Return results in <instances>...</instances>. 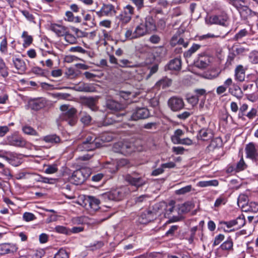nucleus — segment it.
<instances>
[{
  "mask_svg": "<svg viewBox=\"0 0 258 258\" xmlns=\"http://www.w3.org/2000/svg\"><path fill=\"white\" fill-rule=\"evenodd\" d=\"M257 114V110L256 109L252 108L251 110L245 115L249 119H253L256 116Z\"/></svg>",
  "mask_w": 258,
  "mask_h": 258,
  "instance_id": "obj_63",
  "label": "nucleus"
},
{
  "mask_svg": "<svg viewBox=\"0 0 258 258\" xmlns=\"http://www.w3.org/2000/svg\"><path fill=\"white\" fill-rule=\"evenodd\" d=\"M158 70V66L157 64H155L152 67L150 68L149 73L146 76V80L149 79L152 75L156 73Z\"/></svg>",
  "mask_w": 258,
  "mask_h": 258,
  "instance_id": "obj_57",
  "label": "nucleus"
},
{
  "mask_svg": "<svg viewBox=\"0 0 258 258\" xmlns=\"http://www.w3.org/2000/svg\"><path fill=\"white\" fill-rule=\"evenodd\" d=\"M126 189V187L113 189L103 194L102 197L105 200L120 201L124 197Z\"/></svg>",
  "mask_w": 258,
  "mask_h": 258,
  "instance_id": "obj_7",
  "label": "nucleus"
},
{
  "mask_svg": "<svg viewBox=\"0 0 258 258\" xmlns=\"http://www.w3.org/2000/svg\"><path fill=\"white\" fill-rule=\"evenodd\" d=\"M167 105L172 111L177 112L184 108V102L182 98L177 96H173L168 99Z\"/></svg>",
  "mask_w": 258,
  "mask_h": 258,
  "instance_id": "obj_10",
  "label": "nucleus"
},
{
  "mask_svg": "<svg viewBox=\"0 0 258 258\" xmlns=\"http://www.w3.org/2000/svg\"><path fill=\"white\" fill-rule=\"evenodd\" d=\"M235 78L236 80L240 82H242L244 80L245 71L242 66L239 65L235 69Z\"/></svg>",
  "mask_w": 258,
  "mask_h": 258,
  "instance_id": "obj_27",
  "label": "nucleus"
},
{
  "mask_svg": "<svg viewBox=\"0 0 258 258\" xmlns=\"http://www.w3.org/2000/svg\"><path fill=\"white\" fill-rule=\"evenodd\" d=\"M147 33L148 32L143 23H142L136 27L134 31L131 29L126 30L125 33V36L127 39H133L143 36Z\"/></svg>",
  "mask_w": 258,
  "mask_h": 258,
  "instance_id": "obj_8",
  "label": "nucleus"
},
{
  "mask_svg": "<svg viewBox=\"0 0 258 258\" xmlns=\"http://www.w3.org/2000/svg\"><path fill=\"white\" fill-rule=\"evenodd\" d=\"M46 104L45 100L43 99L36 100L31 103V108L35 110H38L43 108Z\"/></svg>",
  "mask_w": 258,
  "mask_h": 258,
  "instance_id": "obj_30",
  "label": "nucleus"
},
{
  "mask_svg": "<svg viewBox=\"0 0 258 258\" xmlns=\"http://www.w3.org/2000/svg\"><path fill=\"white\" fill-rule=\"evenodd\" d=\"M228 91L230 94L239 99L243 96V93L241 88L236 84L233 83L232 86L229 88Z\"/></svg>",
  "mask_w": 258,
  "mask_h": 258,
  "instance_id": "obj_23",
  "label": "nucleus"
},
{
  "mask_svg": "<svg viewBox=\"0 0 258 258\" xmlns=\"http://www.w3.org/2000/svg\"><path fill=\"white\" fill-rule=\"evenodd\" d=\"M42 140L47 143L51 144L52 145L59 143L61 141L59 137L55 134L45 136L43 137Z\"/></svg>",
  "mask_w": 258,
  "mask_h": 258,
  "instance_id": "obj_25",
  "label": "nucleus"
},
{
  "mask_svg": "<svg viewBox=\"0 0 258 258\" xmlns=\"http://www.w3.org/2000/svg\"><path fill=\"white\" fill-rule=\"evenodd\" d=\"M150 116L149 110L146 107H137L133 111L132 114H124L116 113L113 114L110 117H107L104 121V125H108L114 122L120 121L121 118L125 117L132 120H138L148 118Z\"/></svg>",
  "mask_w": 258,
  "mask_h": 258,
  "instance_id": "obj_1",
  "label": "nucleus"
},
{
  "mask_svg": "<svg viewBox=\"0 0 258 258\" xmlns=\"http://www.w3.org/2000/svg\"><path fill=\"white\" fill-rule=\"evenodd\" d=\"M137 8L138 10H140L144 7V0H131Z\"/></svg>",
  "mask_w": 258,
  "mask_h": 258,
  "instance_id": "obj_55",
  "label": "nucleus"
},
{
  "mask_svg": "<svg viewBox=\"0 0 258 258\" xmlns=\"http://www.w3.org/2000/svg\"><path fill=\"white\" fill-rule=\"evenodd\" d=\"M100 200L93 196H87L83 201L84 207L87 210L95 211L99 208Z\"/></svg>",
  "mask_w": 258,
  "mask_h": 258,
  "instance_id": "obj_15",
  "label": "nucleus"
},
{
  "mask_svg": "<svg viewBox=\"0 0 258 258\" xmlns=\"http://www.w3.org/2000/svg\"><path fill=\"white\" fill-rule=\"evenodd\" d=\"M192 189V186L191 185H188L179 189L176 190L175 194L176 195H184L190 192Z\"/></svg>",
  "mask_w": 258,
  "mask_h": 258,
  "instance_id": "obj_36",
  "label": "nucleus"
},
{
  "mask_svg": "<svg viewBox=\"0 0 258 258\" xmlns=\"http://www.w3.org/2000/svg\"><path fill=\"white\" fill-rule=\"evenodd\" d=\"M143 23L148 33L156 30L155 22L152 17H147L145 18V22Z\"/></svg>",
  "mask_w": 258,
  "mask_h": 258,
  "instance_id": "obj_22",
  "label": "nucleus"
},
{
  "mask_svg": "<svg viewBox=\"0 0 258 258\" xmlns=\"http://www.w3.org/2000/svg\"><path fill=\"white\" fill-rule=\"evenodd\" d=\"M247 203V197L244 195H240L237 199V204L239 207L243 208Z\"/></svg>",
  "mask_w": 258,
  "mask_h": 258,
  "instance_id": "obj_45",
  "label": "nucleus"
},
{
  "mask_svg": "<svg viewBox=\"0 0 258 258\" xmlns=\"http://www.w3.org/2000/svg\"><path fill=\"white\" fill-rule=\"evenodd\" d=\"M91 119L92 118L90 115L85 112L82 113L80 120L84 125H89L91 121Z\"/></svg>",
  "mask_w": 258,
  "mask_h": 258,
  "instance_id": "obj_41",
  "label": "nucleus"
},
{
  "mask_svg": "<svg viewBox=\"0 0 258 258\" xmlns=\"http://www.w3.org/2000/svg\"><path fill=\"white\" fill-rule=\"evenodd\" d=\"M224 239V235L222 234H220L216 236L215 238L214 241L213 243V246H216L220 244V243L223 241Z\"/></svg>",
  "mask_w": 258,
  "mask_h": 258,
  "instance_id": "obj_59",
  "label": "nucleus"
},
{
  "mask_svg": "<svg viewBox=\"0 0 258 258\" xmlns=\"http://www.w3.org/2000/svg\"><path fill=\"white\" fill-rule=\"evenodd\" d=\"M120 96L124 100H128L131 98V97L134 96V94L131 92L121 91L120 93Z\"/></svg>",
  "mask_w": 258,
  "mask_h": 258,
  "instance_id": "obj_62",
  "label": "nucleus"
},
{
  "mask_svg": "<svg viewBox=\"0 0 258 258\" xmlns=\"http://www.w3.org/2000/svg\"><path fill=\"white\" fill-rule=\"evenodd\" d=\"M192 112L190 111H184L181 113H179L177 115V117L178 118L182 120H185L188 117H189L191 114Z\"/></svg>",
  "mask_w": 258,
  "mask_h": 258,
  "instance_id": "obj_56",
  "label": "nucleus"
},
{
  "mask_svg": "<svg viewBox=\"0 0 258 258\" xmlns=\"http://www.w3.org/2000/svg\"><path fill=\"white\" fill-rule=\"evenodd\" d=\"M22 37L24 39L23 46L25 47L29 46L33 41V37L32 36L28 35L27 31H23L22 34Z\"/></svg>",
  "mask_w": 258,
  "mask_h": 258,
  "instance_id": "obj_34",
  "label": "nucleus"
},
{
  "mask_svg": "<svg viewBox=\"0 0 258 258\" xmlns=\"http://www.w3.org/2000/svg\"><path fill=\"white\" fill-rule=\"evenodd\" d=\"M7 40L6 37H5L0 43V51L2 53H5L7 52Z\"/></svg>",
  "mask_w": 258,
  "mask_h": 258,
  "instance_id": "obj_50",
  "label": "nucleus"
},
{
  "mask_svg": "<svg viewBox=\"0 0 258 258\" xmlns=\"http://www.w3.org/2000/svg\"><path fill=\"white\" fill-rule=\"evenodd\" d=\"M248 34V32L247 30L245 29H242L235 35L233 39L236 41H238L243 37L246 36Z\"/></svg>",
  "mask_w": 258,
  "mask_h": 258,
  "instance_id": "obj_42",
  "label": "nucleus"
},
{
  "mask_svg": "<svg viewBox=\"0 0 258 258\" xmlns=\"http://www.w3.org/2000/svg\"><path fill=\"white\" fill-rule=\"evenodd\" d=\"M50 29L58 36H63L68 32V29L66 27L60 24H52Z\"/></svg>",
  "mask_w": 258,
  "mask_h": 258,
  "instance_id": "obj_19",
  "label": "nucleus"
},
{
  "mask_svg": "<svg viewBox=\"0 0 258 258\" xmlns=\"http://www.w3.org/2000/svg\"><path fill=\"white\" fill-rule=\"evenodd\" d=\"M23 132L27 135H31V136H38V134L36 132V130H35L32 127L26 125L23 127L22 128Z\"/></svg>",
  "mask_w": 258,
  "mask_h": 258,
  "instance_id": "obj_39",
  "label": "nucleus"
},
{
  "mask_svg": "<svg viewBox=\"0 0 258 258\" xmlns=\"http://www.w3.org/2000/svg\"><path fill=\"white\" fill-rule=\"evenodd\" d=\"M246 167V165L245 163L243 158L242 157L239 161L236 164V172H239L240 171L243 170L245 169Z\"/></svg>",
  "mask_w": 258,
  "mask_h": 258,
  "instance_id": "obj_51",
  "label": "nucleus"
},
{
  "mask_svg": "<svg viewBox=\"0 0 258 258\" xmlns=\"http://www.w3.org/2000/svg\"><path fill=\"white\" fill-rule=\"evenodd\" d=\"M21 155L15 153H10L4 156V158L14 166H18L22 163Z\"/></svg>",
  "mask_w": 258,
  "mask_h": 258,
  "instance_id": "obj_17",
  "label": "nucleus"
},
{
  "mask_svg": "<svg viewBox=\"0 0 258 258\" xmlns=\"http://www.w3.org/2000/svg\"><path fill=\"white\" fill-rule=\"evenodd\" d=\"M123 178L128 183L137 188L144 186L147 183V180L144 176L137 172L126 174L123 176Z\"/></svg>",
  "mask_w": 258,
  "mask_h": 258,
  "instance_id": "obj_4",
  "label": "nucleus"
},
{
  "mask_svg": "<svg viewBox=\"0 0 258 258\" xmlns=\"http://www.w3.org/2000/svg\"><path fill=\"white\" fill-rule=\"evenodd\" d=\"M157 212L155 210L152 212L150 210H145L143 212L138 218V222L142 224H146L153 221L157 216Z\"/></svg>",
  "mask_w": 258,
  "mask_h": 258,
  "instance_id": "obj_11",
  "label": "nucleus"
},
{
  "mask_svg": "<svg viewBox=\"0 0 258 258\" xmlns=\"http://www.w3.org/2000/svg\"><path fill=\"white\" fill-rule=\"evenodd\" d=\"M107 135L105 134L101 137V139L96 138L94 135L88 136L85 140L82 143L79 144L76 150L77 152L89 151L95 150L100 147L102 145L100 140L103 142H110L112 140V137L110 136L106 137Z\"/></svg>",
  "mask_w": 258,
  "mask_h": 258,
  "instance_id": "obj_2",
  "label": "nucleus"
},
{
  "mask_svg": "<svg viewBox=\"0 0 258 258\" xmlns=\"http://www.w3.org/2000/svg\"><path fill=\"white\" fill-rule=\"evenodd\" d=\"M193 207L194 206L192 203L188 202L181 205L179 208V210L181 213H187L192 209Z\"/></svg>",
  "mask_w": 258,
  "mask_h": 258,
  "instance_id": "obj_38",
  "label": "nucleus"
},
{
  "mask_svg": "<svg viewBox=\"0 0 258 258\" xmlns=\"http://www.w3.org/2000/svg\"><path fill=\"white\" fill-rule=\"evenodd\" d=\"M55 230L56 232L62 233V234H66L67 235H69V229H67L66 227L63 226H57L55 227Z\"/></svg>",
  "mask_w": 258,
  "mask_h": 258,
  "instance_id": "obj_54",
  "label": "nucleus"
},
{
  "mask_svg": "<svg viewBox=\"0 0 258 258\" xmlns=\"http://www.w3.org/2000/svg\"><path fill=\"white\" fill-rule=\"evenodd\" d=\"M54 97L58 99L65 100L70 97V94L68 93H57L53 94Z\"/></svg>",
  "mask_w": 258,
  "mask_h": 258,
  "instance_id": "obj_58",
  "label": "nucleus"
},
{
  "mask_svg": "<svg viewBox=\"0 0 258 258\" xmlns=\"http://www.w3.org/2000/svg\"><path fill=\"white\" fill-rule=\"evenodd\" d=\"M76 90L78 91L86 92H91L94 90L93 87L85 83H80L78 86L76 87Z\"/></svg>",
  "mask_w": 258,
  "mask_h": 258,
  "instance_id": "obj_33",
  "label": "nucleus"
},
{
  "mask_svg": "<svg viewBox=\"0 0 258 258\" xmlns=\"http://www.w3.org/2000/svg\"><path fill=\"white\" fill-rule=\"evenodd\" d=\"M61 113L59 114L57 121H65L70 126L75 125L78 120L77 110L71 107L69 105H62L59 107Z\"/></svg>",
  "mask_w": 258,
  "mask_h": 258,
  "instance_id": "obj_3",
  "label": "nucleus"
},
{
  "mask_svg": "<svg viewBox=\"0 0 258 258\" xmlns=\"http://www.w3.org/2000/svg\"><path fill=\"white\" fill-rule=\"evenodd\" d=\"M118 65L121 68H135L137 66L135 63L127 59H122L119 60Z\"/></svg>",
  "mask_w": 258,
  "mask_h": 258,
  "instance_id": "obj_35",
  "label": "nucleus"
},
{
  "mask_svg": "<svg viewBox=\"0 0 258 258\" xmlns=\"http://www.w3.org/2000/svg\"><path fill=\"white\" fill-rule=\"evenodd\" d=\"M171 82V80L167 77H164L156 83V86L159 88H165L170 86Z\"/></svg>",
  "mask_w": 258,
  "mask_h": 258,
  "instance_id": "obj_31",
  "label": "nucleus"
},
{
  "mask_svg": "<svg viewBox=\"0 0 258 258\" xmlns=\"http://www.w3.org/2000/svg\"><path fill=\"white\" fill-rule=\"evenodd\" d=\"M228 19L226 15H213L206 19V23L209 25L217 24L226 26Z\"/></svg>",
  "mask_w": 258,
  "mask_h": 258,
  "instance_id": "obj_12",
  "label": "nucleus"
},
{
  "mask_svg": "<svg viewBox=\"0 0 258 258\" xmlns=\"http://www.w3.org/2000/svg\"><path fill=\"white\" fill-rule=\"evenodd\" d=\"M199 135L203 140H207L212 137L210 131L205 128L200 130Z\"/></svg>",
  "mask_w": 258,
  "mask_h": 258,
  "instance_id": "obj_43",
  "label": "nucleus"
},
{
  "mask_svg": "<svg viewBox=\"0 0 258 258\" xmlns=\"http://www.w3.org/2000/svg\"><path fill=\"white\" fill-rule=\"evenodd\" d=\"M7 144L13 146L23 147L26 145V141L21 137L12 135L7 138Z\"/></svg>",
  "mask_w": 258,
  "mask_h": 258,
  "instance_id": "obj_16",
  "label": "nucleus"
},
{
  "mask_svg": "<svg viewBox=\"0 0 258 258\" xmlns=\"http://www.w3.org/2000/svg\"><path fill=\"white\" fill-rule=\"evenodd\" d=\"M13 62L15 67L19 71V73H23L26 69L25 62L18 58H13Z\"/></svg>",
  "mask_w": 258,
  "mask_h": 258,
  "instance_id": "obj_26",
  "label": "nucleus"
},
{
  "mask_svg": "<svg viewBox=\"0 0 258 258\" xmlns=\"http://www.w3.org/2000/svg\"><path fill=\"white\" fill-rule=\"evenodd\" d=\"M245 151L247 157L252 159L257 160V154L256 153V149L252 143H249L245 148Z\"/></svg>",
  "mask_w": 258,
  "mask_h": 258,
  "instance_id": "obj_24",
  "label": "nucleus"
},
{
  "mask_svg": "<svg viewBox=\"0 0 258 258\" xmlns=\"http://www.w3.org/2000/svg\"><path fill=\"white\" fill-rule=\"evenodd\" d=\"M113 150L115 152L127 155L133 151L134 148L131 144L119 142L114 145Z\"/></svg>",
  "mask_w": 258,
  "mask_h": 258,
  "instance_id": "obj_14",
  "label": "nucleus"
},
{
  "mask_svg": "<svg viewBox=\"0 0 258 258\" xmlns=\"http://www.w3.org/2000/svg\"><path fill=\"white\" fill-rule=\"evenodd\" d=\"M23 220L26 222H30L36 219L35 216L32 213L25 212L23 215Z\"/></svg>",
  "mask_w": 258,
  "mask_h": 258,
  "instance_id": "obj_49",
  "label": "nucleus"
},
{
  "mask_svg": "<svg viewBox=\"0 0 258 258\" xmlns=\"http://www.w3.org/2000/svg\"><path fill=\"white\" fill-rule=\"evenodd\" d=\"M219 182L217 180L214 179L207 181H200L197 183V186L201 187H206L208 186H217Z\"/></svg>",
  "mask_w": 258,
  "mask_h": 258,
  "instance_id": "obj_29",
  "label": "nucleus"
},
{
  "mask_svg": "<svg viewBox=\"0 0 258 258\" xmlns=\"http://www.w3.org/2000/svg\"><path fill=\"white\" fill-rule=\"evenodd\" d=\"M181 61L180 58H175L171 60L165 66V70L179 71L181 69Z\"/></svg>",
  "mask_w": 258,
  "mask_h": 258,
  "instance_id": "obj_21",
  "label": "nucleus"
},
{
  "mask_svg": "<svg viewBox=\"0 0 258 258\" xmlns=\"http://www.w3.org/2000/svg\"><path fill=\"white\" fill-rule=\"evenodd\" d=\"M249 58L250 62L253 63H258V51H253L250 53Z\"/></svg>",
  "mask_w": 258,
  "mask_h": 258,
  "instance_id": "obj_48",
  "label": "nucleus"
},
{
  "mask_svg": "<svg viewBox=\"0 0 258 258\" xmlns=\"http://www.w3.org/2000/svg\"><path fill=\"white\" fill-rule=\"evenodd\" d=\"M18 249V247L12 243L0 244V254L5 255L8 253H14Z\"/></svg>",
  "mask_w": 258,
  "mask_h": 258,
  "instance_id": "obj_18",
  "label": "nucleus"
},
{
  "mask_svg": "<svg viewBox=\"0 0 258 258\" xmlns=\"http://www.w3.org/2000/svg\"><path fill=\"white\" fill-rule=\"evenodd\" d=\"M184 134V132L181 129H177L175 131L174 135L171 136V139L172 143L174 144L179 143V141L181 140L180 138Z\"/></svg>",
  "mask_w": 258,
  "mask_h": 258,
  "instance_id": "obj_32",
  "label": "nucleus"
},
{
  "mask_svg": "<svg viewBox=\"0 0 258 258\" xmlns=\"http://www.w3.org/2000/svg\"><path fill=\"white\" fill-rule=\"evenodd\" d=\"M117 165L120 167L124 166L130 167L131 166L130 162L126 159H121L118 162Z\"/></svg>",
  "mask_w": 258,
  "mask_h": 258,
  "instance_id": "obj_61",
  "label": "nucleus"
},
{
  "mask_svg": "<svg viewBox=\"0 0 258 258\" xmlns=\"http://www.w3.org/2000/svg\"><path fill=\"white\" fill-rule=\"evenodd\" d=\"M201 45L197 44H194L192 46L184 53V56L185 57H189L191 55L196 52L200 48Z\"/></svg>",
  "mask_w": 258,
  "mask_h": 258,
  "instance_id": "obj_37",
  "label": "nucleus"
},
{
  "mask_svg": "<svg viewBox=\"0 0 258 258\" xmlns=\"http://www.w3.org/2000/svg\"><path fill=\"white\" fill-rule=\"evenodd\" d=\"M28 253L30 258H41L43 255L42 252L40 251H33Z\"/></svg>",
  "mask_w": 258,
  "mask_h": 258,
  "instance_id": "obj_60",
  "label": "nucleus"
},
{
  "mask_svg": "<svg viewBox=\"0 0 258 258\" xmlns=\"http://www.w3.org/2000/svg\"><path fill=\"white\" fill-rule=\"evenodd\" d=\"M90 176V171L87 168H81L75 171L70 177L71 182L76 185L81 184Z\"/></svg>",
  "mask_w": 258,
  "mask_h": 258,
  "instance_id": "obj_5",
  "label": "nucleus"
},
{
  "mask_svg": "<svg viewBox=\"0 0 258 258\" xmlns=\"http://www.w3.org/2000/svg\"><path fill=\"white\" fill-rule=\"evenodd\" d=\"M248 109L247 104L244 103L243 104L239 109V112L238 114V116L239 118H242L243 116L245 115V111Z\"/></svg>",
  "mask_w": 258,
  "mask_h": 258,
  "instance_id": "obj_52",
  "label": "nucleus"
},
{
  "mask_svg": "<svg viewBox=\"0 0 258 258\" xmlns=\"http://www.w3.org/2000/svg\"><path fill=\"white\" fill-rule=\"evenodd\" d=\"M134 8L130 5H126L123 9L121 13L116 17L119 22H121L123 24L128 23L131 19L134 12Z\"/></svg>",
  "mask_w": 258,
  "mask_h": 258,
  "instance_id": "obj_9",
  "label": "nucleus"
},
{
  "mask_svg": "<svg viewBox=\"0 0 258 258\" xmlns=\"http://www.w3.org/2000/svg\"><path fill=\"white\" fill-rule=\"evenodd\" d=\"M21 13L29 21H32L34 20V17L32 14L29 13L28 11L24 10L22 11Z\"/></svg>",
  "mask_w": 258,
  "mask_h": 258,
  "instance_id": "obj_64",
  "label": "nucleus"
},
{
  "mask_svg": "<svg viewBox=\"0 0 258 258\" xmlns=\"http://www.w3.org/2000/svg\"><path fill=\"white\" fill-rule=\"evenodd\" d=\"M106 105L107 108L114 111L121 110L124 108V104L112 99L107 100Z\"/></svg>",
  "mask_w": 258,
  "mask_h": 258,
  "instance_id": "obj_20",
  "label": "nucleus"
},
{
  "mask_svg": "<svg viewBox=\"0 0 258 258\" xmlns=\"http://www.w3.org/2000/svg\"><path fill=\"white\" fill-rule=\"evenodd\" d=\"M86 104L88 107L92 110L96 111L97 109V107L96 105V101L93 98H88L86 101Z\"/></svg>",
  "mask_w": 258,
  "mask_h": 258,
  "instance_id": "obj_44",
  "label": "nucleus"
},
{
  "mask_svg": "<svg viewBox=\"0 0 258 258\" xmlns=\"http://www.w3.org/2000/svg\"><path fill=\"white\" fill-rule=\"evenodd\" d=\"M174 202H171L168 205L165 203L156 204L154 206V210L160 215L164 212V216L169 218L170 215L174 212L175 209L174 206Z\"/></svg>",
  "mask_w": 258,
  "mask_h": 258,
  "instance_id": "obj_6",
  "label": "nucleus"
},
{
  "mask_svg": "<svg viewBox=\"0 0 258 258\" xmlns=\"http://www.w3.org/2000/svg\"><path fill=\"white\" fill-rule=\"evenodd\" d=\"M114 6L111 4H103L101 9L96 12V14L99 17H111L116 14Z\"/></svg>",
  "mask_w": 258,
  "mask_h": 258,
  "instance_id": "obj_13",
  "label": "nucleus"
},
{
  "mask_svg": "<svg viewBox=\"0 0 258 258\" xmlns=\"http://www.w3.org/2000/svg\"><path fill=\"white\" fill-rule=\"evenodd\" d=\"M64 39L67 42L70 44H75L77 42V38L73 35L69 33H66L64 35Z\"/></svg>",
  "mask_w": 258,
  "mask_h": 258,
  "instance_id": "obj_47",
  "label": "nucleus"
},
{
  "mask_svg": "<svg viewBox=\"0 0 258 258\" xmlns=\"http://www.w3.org/2000/svg\"><path fill=\"white\" fill-rule=\"evenodd\" d=\"M58 171V168L56 164L48 165L45 169L44 172L46 174H53Z\"/></svg>",
  "mask_w": 258,
  "mask_h": 258,
  "instance_id": "obj_46",
  "label": "nucleus"
},
{
  "mask_svg": "<svg viewBox=\"0 0 258 258\" xmlns=\"http://www.w3.org/2000/svg\"><path fill=\"white\" fill-rule=\"evenodd\" d=\"M234 220L235 226H237V228L239 229L243 227L245 224L244 216L243 214H241Z\"/></svg>",
  "mask_w": 258,
  "mask_h": 258,
  "instance_id": "obj_40",
  "label": "nucleus"
},
{
  "mask_svg": "<svg viewBox=\"0 0 258 258\" xmlns=\"http://www.w3.org/2000/svg\"><path fill=\"white\" fill-rule=\"evenodd\" d=\"M233 243L232 240L231 238H229L220 245V248L222 250L229 252L233 250Z\"/></svg>",
  "mask_w": 258,
  "mask_h": 258,
  "instance_id": "obj_28",
  "label": "nucleus"
},
{
  "mask_svg": "<svg viewBox=\"0 0 258 258\" xmlns=\"http://www.w3.org/2000/svg\"><path fill=\"white\" fill-rule=\"evenodd\" d=\"M54 258H69V255L66 250L60 249L55 254Z\"/></svg>",
  "mask_w": 258,
  "mask_h": 258,
  "instance_id": "obj_53",
  "label": "nucleus"
}]
</instances>
